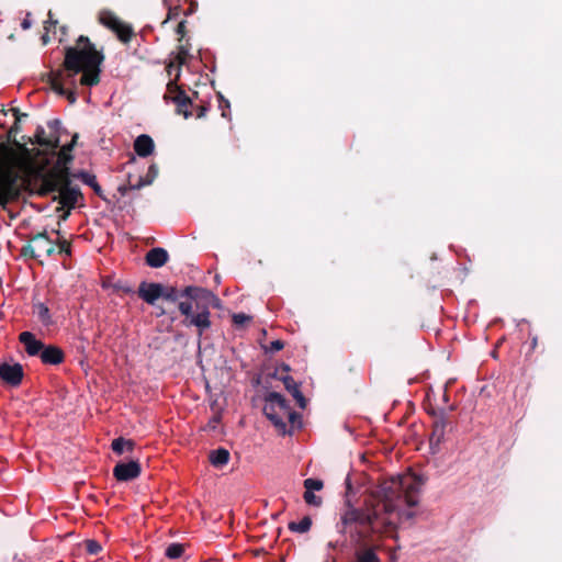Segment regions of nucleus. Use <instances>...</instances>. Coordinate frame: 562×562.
Wrapping results in <instances>:
<instances>
[{
	"mask_svg": "<svg viewBox=\"0 0 562 562\" xmlns=\"http://www.w3.org/2000/svg\"><path fill=\"white\" fill-rule=\"evenodd\" d=\"M425 482L423 475L413 472L383 481L372 493L376 504L367 510L349 506L341 514L340 522L337 525L339 532L349 533L352 542L366 547L372 533L380 530V524L385 527V531L394 526L389 516L394 514L401 504L408 507L418 504V496Z\"/></svg>",
	"mask_w": 562,
	"mask_h": 562,
	"instance_id": "nucleus-1",
	"label": "nucleus"
},
{
	"mask_svg": "<svg viewBox=\"0 0 562 562\" xmlns=\"http://www.w3.org/2000/svg\"><path fill=\"white\" fill-rule=\"evenodd\" d=\"M161 297L169 302H178L179 312L184 316L182 325L196 327L199 336L212 325L211 307L220 306V299L212 291L195 285H188L181 290L162 285Z\"/></svg>",
	"mask_w": 562,
	"mask_h": 562,
	"instance_id": "nucleus-2",
	"label": "nucleus"
},
{
	"mask_svg": "<svg viewBox=\"0 0 562 562\" xmlns=\"http://www.w3.org/2000/svg\"><path fill=\"white\" fill-rule=\"evenodd\" d=\"M103 60V53L95 48L88 36L80 35L75 46L65 47L63 67L68 78L82 74L80 83L82 86L93 87L100 82L101 65Z\"/></svg>",
	"mask_w": 562,
	"mask_h": 562,
	"instance_id": "nucleus-3",
	"label": "nucleus"
},
{
	"mask_svg": "<svg viewBox=\"0 0 562 562\" xmlns=\"http://www.w3.org/2000/svg\"><path fill=\"white\" fill-rule=\"evenodd\" d=\"M70 170L68 167L50 168L42 176V194L50 192H59V195L54 200L71 210L76 206L79 199H82V193L78 187L70 186Z\"/></svg>",
	"mask_w": 562,
	"mask_h": 562,
	"instance_id": "nucleus-4",
	"label": "nucleus"
},
{
	"mask_svg": "<svg viewBox=\"0 0 562 562\" xmlns=\"http://www.w3.org/2000/svg\"><path fill=\"white\" fill-rule=\"evenodd\" d=\"M20 123V116H18L8 131V140L11 142L18 150L3 143H0V150L3 154V158L9 160L11 166H14V169L19 171L21 177H29L33 172L34 166L30 158V149L26 147V142L20 143L16 140V135L21 132Z\"/></svg>",
	"mask_w": 562,
	"mask_h": 562,
	"instance_id": "nucleus-5",
	"label": "nucleus"
},
{
	"mask_svg": "<svg viewBox=\"0 0 562 562\" xmlns=\"http://www.w3.org/2000/svg\"><path fill=\"white\" fill-rule=\"evenodd\" d=\"M265 402L263 414L282 431L286 428L284 416H286L291 422L297 417V414L291 409L284 396L278 392H269L265 397Z\"/></svg>",
	"mask_w": 562,
	"mask_h": 562,
	"instance_id": "nucleus-6",
	"label": "nucleus"
},
{
	"mask_svg": "<svg viewBox=\"0 0 562 562\" xmlns=\"http://www.w3.org/2000/svg\"><path fill=\"white\" fill-rule=\"evenodd\" d=\"M60 125L61 123L59 120H50L47 123V126L50 130L49 136H46L45 130L42 126H37L34 137H27V140L25 142L55 150L60 147Z\"/></svg>",
	"mask_w": 562,
	"mask_h": 562,
	"instance_id": "nucleus-7",
	"label": "nucleus"
},
{
	"mask_svg": "<svg viewBox=\"0 0 562 562\" xmlns=\"http://www.w3.org/2000/svg\"><path fill=\"white\" fill-rule=\"evenodd\" d=\"M164 99L166 101H172L176 104V112L178 114L183 115L186 119L192 115L190 111L192 100L187 95L184 90L177 85L176 80H171L167 83V93L164 95Z\"/></svg>",
	"mask_w": 562,
	"mask_h": 562,
	"instance_id": "nucleus-8",
	"label": "nucleus"
},
{
	"mask_svg": "<svg viewBox=\"0 0 562 562\" xmlns=\"http://www.w3.org/2000/svg\"><path fill=\"white\" fill-rule=\"evenodd\" d=\"M142 468L137 460L130 462H119L113 469V476L119 482H128L137 479L140 475Z\"/></svg>",
	"mask_w": 562,
	"mask_h": 562,
	"instance_id": "nucleus-9",
	"label": "nucleus"
},
{
	"mask_svg": "<svg viewBox=\"0 0 562 562\" xmlns=\"http://www.w3.org/2000/svg\"><path fill=\"white\" fill-rule=\"evenodd\" d=\"M23 367L20 363H1L0 379L10 386H19L23 380Z\"/></svg>",
	"mask_w": 562,
	"mask_h": 562,
	"instance_id": "nucleus-10",
	"label": "nucleus"
},
{
	"mask_svg": "<svg viewBox=\"0 0 562 562\" xmlns=\"http://www.w3.org/2000/svg\"><path fill=\"white\" fill-rule=\"evenodd\" d=\"M451 425V420L446 411L439 409L438 416L432 422V431L430 435L431 445H440L446 435V429Z\"/></svg>",
	"mask_w": 562,
	"mask_h": 562,
	"instance_id": "nucleus-11",
	"label": "nucleus"
},
{
	"mask_svg": "<svg viewBox=\"0 0 562 562\" xmlns=\"http://www.w3.org/2000/svg\"><path fill=\"white\" fill-rule=\"evenodd\" d=\"M158 175V168L155 164L150 165L148 168V172L146 178H139L136 183H133L131 180V176H128V182L127 184L120 186L117 188V191L121 193V195H126L128 191L131 190H139L144 186L150 184L154 179Z\"/></svg>",
	"mask_w": 562,
	"mask_h": 562,
	"instance_id": "nucleus-12",
	"label": "nucleus"
},
{
	"mask_svg": "<svg viewBox=\"0 0 562 562\" xmlns=\"http://www.w3.org/2000/svg\"><path fill=\"white\" fill-rule=\"evenodd\" d=\"M137 294L140 299H143L146 303L154 305L155 302L161 297L162 294V284L160 283H148L143 281L139 286Z\"/></svg>",
	"mask_w": 562,
	"mask_h": 562,
	"instance_id": "nucleus-13",
	"label": "nucleus"
},
{
	"mask_svg": "<svg viewBox=\"0 0 562 562\" xmlns=\"http://www.w3.org/2000/svg\"><path fill=\"white\" fill-rule=\"evenodd\" d=\"M31 241L35 245L38 258L42 256L49 257L55 251V244L52 241L45 231L32 236Z\"/></svg>",
	"mask_w": 562,
	"mask_h": 562,
	"instance_id": "nucleus-14",
	"label": "nucleus"
},
{
	"mask_svg": "<svg viewBox=\"0 0 562 562\" xmlns=\"http://www.w3.org/2000/svg\"><path fill=\"white\" fill-rule=\"evenodd\" d=\"M19 341L24 346L26 353L31 357H40L45 347L31 331H22L19 335Z\"/></svg>",
	"mask_w": 562,
	"mask_h": 562,
	"instance_id": "nucleus-15",
	"label": "nucleus"
},
{
	"mask_svg": "<svg viewBox=\"0 0 562 562\" xmlns=\"http://www.w3.org/2000/svg\"><path fill=\"white\" fill-rule=\"evenodd\" d=\"M40 359L44 364L56 366L64 362L65 353L61 348L55 345H48L44 347Z\"/></svg>",
	"mask_w": 562,
	"mask_h": 562,
	"instance_id": "nucleus-16",
	"label": "nucleus"
},
{
	"mask_svg": "<svg viewBox=\"0 0 562 562\" xmlns=\"http://www.w3.org/2000/svg\"><path fill=\"white\" fill-rule=\"evenodd\" d=\"M169 260L168 251L161 247L151 248L145 256V262L150 268H160Z\"/></svg>",
	"mask_w": 562,
	"mask_h": 562,
	"instance_id": "nucleus-17",
	"label": "nucleus"
},
{
	"mask_svg": "<svg viewBox=\"0 0 562 562\" xmlns=\"http://www.w3.org/2000/svg\"><path fill=\"white\" fill-rule=\"evenodd\" d=\"M279 380L283 382L284 387L288 392L292 394V396L297 402L301 408H305L306 400L300 390V385L295 382V380L291 375H280Z\"/></svg>",
	"mask_w": 562,
	"mask_h": 562,
	"instance_id": "nucleus-18",
	"label": "nucleus"
},
{
	"mask_svg": "<svg viewBox=\"0 0 562 562\" xmlns=\"http://www.w3.org/2000/svg\"><path fill=\"white\" fill-rule=\"evenodd\" d=\"M155 144L149 135L142 134L134 142V150L139 157H148L153 154Z\"/></svg>",
	"mask_w": 562,
	"mask_h": 562,
	"instance_id": "nucleus-19",
	"label": "nucleus"
},
{
	"mask_svg": "<svg viewBox=\"0 0 562 562\" xmlns=\"http://www.w3.org/2000/svg\"><path fill=\"white\" fill-rule=\"evenodd\" d=\"M78 134H75L72 136V139L69 144L64 145L60 147L58 155H57V162L53 168L58 167H68L67 165L72 161L74 156L71 155V151L77 143Z\"/></svg>",
	"mask_w": 562,
	"mask_h": 562,
	"instance_id": "nucleus-20",
	"label": "nucleus"
},
{
	"mask_svg": "<svg viewBox=\"0 0 562 562\" xmlns=\"http://www.w3.org/2000/svg\"><path fill=\"white\" fill-rule=\"evenodd\" d=\"M74 177L81 180L85 184L89 186L94 191V193L102 200H106V198L103 194V190L98 183L97 177L94 175L87 171H79L78 173L74 175Z\"/></svg>",
	"mask_w": 562,
	"mask_h": 562,
	"instance_id": "nucleus-21",
	"label": "nucleus"
},
{
	"mask_svg": "<svg viewBox=\"0 0 562 562\" xmlns=\"http://www.w3.org/2000/svg\"><path fill=\"white\" fill-rule=\"evenodd\" d=\"M229 451L225 448H217L215 450H212L209 454V460L211 464L215 468H222L226 465L229 461Z\"/></svg>",
	"mask_w": 562,
	"mask_h": 562,
	"instance_id": "nucleus-22",
	"label": "nucleus"
},
{
	"mask_svg": "<svg viewBox=\"0 0 562 562\" xmlns=\"http://www.w3.org/2000/svg\"><path fill=\"white\" fill-rule=\"evenodd\" d=\"M111 448L114 453L121 456L124 452H133L135 448V441L132 439L119 437L112 441Z\"/></svg>",
	"mask_w": 562,
	"mask_h": 562,
	"instance_id": "nucleus-23",
	"label": "nucleus"
},
{
	"mask_svg": "<svg viewBox=\"0 0 562 562\" xmlns=\"http://www.w3.org/2000/svg\"><path fill=\"white\" fill-rule=\"evenodd\" d=\"M33 312L37 319L44 326H50L53 324L52 314L49 308L42 302H37L33 305Z\"/></svg>",
	"mask_w": 562,
	"mask_h": 562,
	"instance_id": "nucleus-24",
	"label": "nucleus"
},
{
	"mask_svg": "<svg viewBox=\"0 0 562 562\" xmlns=\"http://www.w3.org/2000/svg\"><path fill=\"white\" fill-rule=\"evenodd\" d=\"M63 80H64L63 70H56V71H52L49 74L48 81H49L50 88L55 92H57L59 95L67 93V89L64 87Z\"/></svg>",
	"mask_w": 562,
	"mask_h": 562,
	"instance_id": "nucleus-25",
	"label": "nucleus"
},
{
	"mask_svg": "<svg viewBox=\"0 0 562 562\" xmlns=\"http://www.w3.org/2000/svg\"><path fill=\"white\" fill-rule=\"evenodd\" d=\"M99 22L111 31H114L121 23V20L111 11L102 10L99 13Z\"/></svg>",
	"mask_w": 562,
	"mask_h": 562,
	"instance_id": "nucleus-26",
	"label": "nucleus"
},
{
	"mask_svg": "<svg viewBox=\"0 0 562 562\" xmlns=\"http://www.w3.org/2000/svg\"><path fill=\"white\" fill-rule=\"evenodd\" d=\"M113 32L116 34L119 40L123 43H130L134 35V31H133L132 26L124 23L123 21H121L119 26L116 29H114Z\"/></svg>",
	"mask_w": 562,
	"mask_h": 562,
	"instance_id": "nucleus-27",
	"label": "nucleus"
},
{
	"mask_svg": "<svg viewBox=\"0 0 562 562\" xmlns=\"http://www.w3.org/2000/svg\"><path fill=\"white\" fill-rule=\"evenodd\" d=\"M288 527L293 532L305 533L312 527V519L310 516H304L299 522H296V521L289 522Z\"/></svg>",
	"mask_w": 562,
	"mask_h": 562,
	"instance_id": "nucleus-28",
	"label": "nucleus"
},
{
	"mask_svg": "<svg viewBox=\"0 0 562 562\" xmlns=\"http://www.w3.org/2000/svg\"><path fill=\"white\" fill-rule=\"evenodd\" d=\"M356 562H380L374 548H366L356 552Z\"/></svg>",
	"mask_w": 562,
	"mask_h": 562,
	"instance_id": "nucleus-29",
	"label": "nucleus"
},
{
	"mask_svg": "<svg viewBox=\"0 0 562 562\" xmlns=\"http://www.w3.org/2000/svg\"><path fill=\"white\" fill-rule=\"evenodd\" d=\"M184 553V546L181 543H171L166 549V557L169 559H178Z\"/></svg>",
	"mask_w": 562,
	"mask_h": 562,
	"instance_id": "nucleus-30",
	"label": "nucleus"
},
{
	"mask_svg": "<svg viewBox=\"0 0 562 562\" xmlns=\"http://www.w3.org/2000/svg\"><path fill=\"white\" fill-rule=\"evenodd\" d=\"M85 548H86V551L91 555H95L102 550V547L99 543V541H97L94 539L86 540Z\"/></svg>",
	"mask_w": 562,
	"mask_h": 562,
	"instance_id": "nucleus-31",
	"label": "nucleus"
},
{
	"mask_svg": "<svg viewBox=\"0 0 562 562\" xmlns=\"http://www.w3.org/2000/svg\"><path fill=\"white\" fill-rule=\"evenodd\" d=\"M323 486H324L323 481L317 480V479L310 477L304 481V487L306 491H311V492L321 491L323 488Z\"/></svg>",
	"mask_w": 562,
	"mask_h": 562,
	"instance_id": "nucleus-32",
	"label": "nucleus"
},
{
	"mask_svg": "<svg viewBox=\"0 0 562 562\" xmlns=\"http://www.w3.org/2000/svg\"><path fill=\"white\" fill-rule=\"evenodd\" d=\"M303 498H304L305 503L308 505L316 506V507L322 505V498L319 496H316L314 494V492L305 490V492L303 494Z\"/></svg>",
	"mask_w": 562,
	"mask_h": 562,
	"instance_id": "nucleus-33",
	"label": "nucleus"
},
{
	"mask_svg": "<svg viewBox=\"0 0 562 562\" xmlns=\"http://www.w3.org/2000/svg\"><path fill=\"white\" fill-rule=\"evenodd\" d=\"M21 256L30 257L32 259H37L38 255L36 254L35 245L30 240L26 245H24L21 249Z\"/></svg>",
	"mask_w": 562,
	"mask_h": 562,
	"instance_id": "nucleus-34",
	"label": "nucleus"
},
{
	"mask_svg": "<svg viewBox=\"0 0 562 562\" xmlns=\"http://www.w3.org/2000/svg\"><path fill=\"white\" fill-rule=\"evenodd\" d=\"M188 55H189L188 49L182 45L179 46L178 54L176 56V60L178 61L179 67L181 65L186 64ZM178 71H180V68L178 69Z\"/></svg>",
	"mask_w": 562,
	"mask_h": 562,
	"instance_id": "nucleus-35",
	"label": "nucleus"
},
{
	"mask_svg": "<svg viewBox=\"0 0 562 562\" xmlns=\"http://www.w3.org/2000/svg\"><path fill=\"white\" fill-rule=\"evenodd\" d=\"M284 347V342L280 339L273 340L269 344V346H266L265 349L268 352H277L282 350Z\"/></svg>",
	"mask_w": 562,
	"mask_h": 562,
	"instance_id": "nucleus-36",
	"label": "nucleus"
},
{
	"mask_svg": "<svg viewBox=\"0 0 562 562\" xmlns=\"http://www.w3.org/2000/svg\"><path fill=\"white\" fill-rule=\"evenodd\" d=\"M57 245H58V248H59V250H58L59 254H65L67 256L70 255V252H71V249H70L71 245H70V243L67 239H59L57 241Z\"/></svg>",
	"mask_w": 562,
	"mask_h": 562,
	"instance_id": "nucleus-37",
	"label": "nucleus"
},
{
	"mask_svg": "<svg viewBox=\"0 0 562 562\" xmlns=\"http://www.w3.org/2000/svg\"><path fill=\"white\" fill-rule=\"evenodd\" d=\"M251 317L244 314V313H237L233 315V322L236 325H244L247 322H250Z\"/></svg>",
	"mask_w": 562,
	"mask_h": 562,
	"instance_id": "nucleus-38",
	"label": "nucleus"
},
{
	"mask_svg": "<svg viewBox=\"0 0 562 562\" xmlns=\"http://www.w3.org/2000/svg\"><path fill=\"white\" fill-rule=\"evenodd\" d=\"M218 106L222 110V116L227 117V110L229 109L228 100L224 99L222 94H218Z\"/></svg>",
	"mask_w": 562,
	"mask_h": 562,
	"instance_id": "nucleus-39",
	"label": "nucleus"
},
{
	"mask_svg": "<svg viewBox=\"0 0 562 562\" xmlns=\"http://www.w3.org/2000/svg\"><path fill=\"white\" fill-rule=\"evenodd\" d=\"M289 371H290V366L286 363H282L279 368L276 369L272 376L279 379V376L282 375L281 374L282 372L288 373Z\"/></svg>",
	"mask_w": 562,
	"mask_h": 562,
	"instance_id": "nucleus-40",
	"label": "nucleus"
},
{
	"mask_svg": "<svg viewBox=\"0 0 562 562\" xmlns=\"http://www.w3.org/2000/svg\"><path fill=\"white\" fill-rule=\"evenodd\" d=\"M209 110V106L203 104V105H199L198 109H196V117L198 119H202L205 116L206 112Z\"/></svg>",
	"mask_w": 562,
	"mask_h": 562,
	"instance_id": "nucleus-41",
	"label": "nucleus"
},
{
	"mask_svg": "<svg viewBox=\"0 0 562 562\" xmlns=\"http://www.w3.org/2000/svg\"><path fill=\"white\" fill-rule=\"evenodd\" d=\"M177 34H179L181 37L186 35L187 27H186V21H181L176 29Z\"/></svg>",
	"mask_w": 562,
	"mask_h": 562,
	"instance_id": "nucleus-42",
	"label": "nucleus"
},
{
	"mask_svg": "<svg viewBox=\"0 0 562 562\" xmlns=\"http://www.w3.org/2000/svg\"><path fill=\"white\" fill-rule=\"evenodd\" d=\"M56 24H57V21L53 20L52 12L49 11L48 12V20L45 22V26H44L46 32L49 31L50 26H55Z\"/></svg>",
	"mask_w": 562,
	"mask_h": 562,
	"instance_id": "nucleus-43",
	"label": "nucleus"
},
{
	"mask_svg": "<svg viewBox=\"0 0 562 562\" xmlns=\"http://www.w3.org/2000/svg\"><path fill=\"white\" fill-rule=\"evenodd\" d=\"M31 13H27L25 19L21 23V27L23 30H29L32 26V21L30 20Z\"/></svg>",
	"mask_w": 562,
	"mask_h": 562,
	"instance_id": "nucleus-44",
	"label": "nucleus"
},
{
	"mask_svg": "<svg viewBox=\"0 0 562 562\" xmlns=\"http://www.w3.org/2000/svg\"><path fill=\"white\" fill-rule=\"evenodd\" d=\"M70 103H75L77 100V94L75 91L67 90V93L64 94Z\"/></svg>",
	"mask_w": 562,
	"mask_h": 562,
	"instance_id": "nucleus-45",
	"label": "nucleus"
},
{
	"mask_svg": "<svg viewBox=\"0 0 562 562\" xmlns=\"http://www.w3.org/2000/svg\"><path fill=\"white\" fill-rule=\"evenodd\" d=\"M12 113H13V116H14V120H16L18 116H20V121L22 120V117H25L27 116L26 113H22L20 112V110L18 108H13L11 109Z\"/></svg>",
	"mask_w": 562,
	"mask_h": 562,
	"instance_id": "nucleus-46",
	"label": "nucleus"
},
{
	"mask_svg": "<svg viewBox=\"0 0 562 562\" xmlns=\"http://www.w3.org/2000/svg\"><path fill=\"white\" fill-rule=\"evenodd\" d=\"M537 345H538V337H537V336L531 337V340H530V349H531V350H535V349H536V347H537Z\"/></svg>",
	"mask_w": 562,
	"mask_h": 562,
	"instance_id": "nucleus-47",
	"label": "nucleus"
},
{
	"mask_svg": "<svg viewBox=\"0 0 562 562\" xmlns=\"http://www.w3.org/2000/svg\"><path fill=\"white\" fill-rule=\"evenodd\" d=\"M427 413H428V414H429L434 419H436V418H437V416H438L439 411H437V409H435V408L430 407L429 409H427Z\"/></svg>",
	"mask_w": 562,
	"mask_h": 562,
	"instance_id": "nucleus-48",
	"label": "nucleus"
},
{
	"mask_svg": "<svg viewBox=\"0 0 562 562\" xmlns=\"http://www.w3.org/2000/svg\"><path fill=\"white\" fill-rule=\"evenodd\" d=\"M42 42L44 45H46L49 42V36L47 32L42 36Z\"/></svg>",
	"mask_w": 562,
	"mask_h": 562,
	"instance_id": "nucleus-49",
	"label": "nucleus"
},
{
	"mask_svg": "<svg viewBox=\"0 0 562 562\" xmlns=\"http://www.w3.org/2000/svg\"><path fill=\"white\" fill-rule=\"evenodd\" d=\"M124 293H132L133 290L130 286H121L120 288Z\"/></svg>",
	"mask_w": 562,
	"mask_h": 562,
	"instance_id": "nucleus-50",
	"label": "nucleus"
},
{
	"mask_svg": "<svg viewBox=\"0 0 562 562\" xmlns=\"http://www.w3.org/2000/svg\"><path fill=\"white\" fill-rule=\"evenodd\" d=\"M328 547L331 548V549H336L338 547V542L337 541L336 542L330 541V542H328Z\"/></svg>",
	"mask_w": 562,
	"mask_h": 562,
	"instance_id": "nucleus-51",
	"label": "nucleus"
},
{
	"mask_svg": "<svg viewBox=\"0 0 562 562\" xmlns=\"http://www.w3.org/2000/svg\"><path fill=\"white\" fill-rule=\"evenodd\" d=\"M175 67V64L173 63H170L168 66H167V70L168 72L170 74V69Z\"/></svg>",
	"mask_w": 562,
	"mask_h": 562,
	"instance_id": "nucleus-52",
	"label": "nucleus"
},
{
	"mask_svg": "<svg viewBox=\"0 0 562 562\" xmlns=\"http://www.w3.org/2000/svg\"><path fill=\"white\" fill-rule=\"evenodd\" d=\"M447 400H448V394H447V393H445V395H443V401H447Z\"/></svg>",
	"mask_w": 562,
	"mask_h": 562,
	"instance_id": "nucleus-53",
	"label": "nucleus"
}]
</instances>
